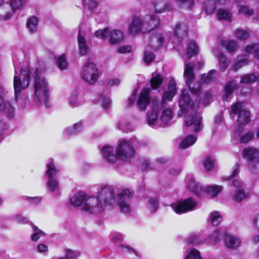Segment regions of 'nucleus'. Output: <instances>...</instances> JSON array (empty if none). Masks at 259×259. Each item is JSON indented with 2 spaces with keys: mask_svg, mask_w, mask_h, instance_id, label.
I'll use <instances>...</instances> for the list:
<instances>
[{
  "mask_svg": "<svg viewBox=\"0 0 259 259\" xmlns=\"http://www.w3.org/2000/svg\"><path fill=\"white\" fill-rule=\"evenodd\" d=\"M14 220L15 222L20 224H27L29 222L27 218L21 214H17L15 215L14 217Z\"/></svg>",
  "mask_w": 259,
  "mask_h": 259,
  "instance_id": "nucleus-63",
  "label": "nucleus"
},
{
  "mask_svg": "<svg viewBox=\"0 0 259 259\" xmlns=\"http://www.w3.org/2000/svg\"><path fill=\"white\" fill-rule=\"evenodd\" d=\"M151 90L149 88H144L139 94L137 101V108L141 111L146 109L150 102V94Z\"/></svg>",
  "mask_w": 259,
  "mask_h": 259,
  "instance_id": "nucleus-17",
  "label": "nucleus"
},
{
  "mask_svg": "<svg viewBox=\"0 0 259 259\" xmlns=\"http://www.w3.org/2000/svg\"><path fill=\"white\" fill-rule=\"evenodd\" d=\"M245 52L248 54H252L254 57L259 60V44L248 45L245 47Z\"/></svg>",
  "mask_w": 259,
  "mask_h": 259,
  "instance_id": "nucleus-41",
  "label": "nucleus"
},
{
  "mask_svg": "<svg viewBox=\"0 0 259 259\" xmlns=\"http://www.w3.org/2000/svg\"><path fill=\"white\" fill-rule=\"evenodd\" d=\"M70 203L75 207L81 206L82 209L90 213H98L103 210V205L98 203V199L82 192L75 194L71 198Z\"/></svg>",
  "mask_w": 259,
  "mask_h": 259,
  "instance_id": "nucleus-6",
  "label": "nucleus"
},
{
  "mask_svg": "<svg viewBox=\"0 0 259 259\" xmlns=\"http://www.w3.org/2000/svg\"><path fill=\"white\" fill-rule=\"evenodd\" d=\"M254 135L252 133L248 132L241 137L240 141L242 143H246L253 138Z\"/></svg>",
  "mask_w": 259,
  "mask_h": 259,
  "instance_id": "nucleus-60",
  "label": "nucleus"
},
{
  "mask_svg": "<svg viewBox=\"0 0 259 259\" xmlns=\"http://www.w3.org/2000/svg\"><path fill=\"white\" fill-rule=\"evenodd\" d=\"M239 13L240 14L249 16L253 14V10L247 6L242 5L239 9Z\"/></svg>",
  "mask_w": 259,
  "mask_h": 259,
  "instance_id": "nucleus-55",
  "label": "nucleus"
},
{
  "mask_svg": "<svg viewBox=\"0 0 259 259\" xmlns=\"http://www.w3.org/2000/svg\"><path fill=\"white\" fill-rule=\"evenodd\" d=\"M204 7L206 13L211 15L214 13L217 5L214 0H207L204 2Z\"/></svg>",
  "mask_w": 259,
  "mask_h": 259,
  "instance_id": "nucleus-42",
  "label": "nucleus"
},
{
  "mask_svg": "<svg viewBox=\"0 0 259 259\" xmlns=\"http://www.w3.org/2000/svg\"><path fill=\"white\" fill-rule=\"evenodd\" d=\"M217 15L219 20H225L229 22L232 21V14L229 9H220Z\"/></svg>",
  "mask_w": 259,
  "mask_h": 259,
  "instance_id": "nucleus-33",
  "label": "nucleus"
},
{
  "mask_svg": "<svg viewBox=\"0 0 259 259\" xmlns=\"http://www.w3.org/2000/svg\"><path fill=\"white\" fill-rule=\"evenodd\" d=\"M237 88V84L236 81L232 80L228 81L225 87V95L224 96V100H227L233 91Z\"/></svg>",
  "mask_w": 259,
  "mask_h": 259,
  "instance_id": "nucleus-28",
  "label": "nucleus"
},
{
  "mask_svg": "<svg viewBox=\"0 0 259 259\" xmlns=\"http://www.w3.org/2000/svg\"><path fill=\"white\" fill-rule=\"evenodd\" d=\"M184 259H203L199 250L195 248H187Z\"/></svg>",
  "mask_w": 259,
  "mask_h": 259,
  "instance_id": "nucleus-38",
  "label": "nucleus"
},
{
  "mask_svg": "<svg viewBox=\"0 0 259 259\" xmlns=\"http://www.w3.org/2000/svg\"><path fill=\"white\" fill-rule=\"evenodd\" d=\"M224 238L226 245L229 248H235L240 245L241 241L236 236L224 234Z\"/></svg>",
  "mask_w": 259,
  "mask_h": 259,
  "instance_id": "nucleus-23",
  "label": "nucleus"
},
{
  "mask_svg": "<svg viewBox=\"0 0 259 259\" xmlns=\"http://www.w3.org/2000/svg\"><path fill=\"white\" fill-rule=\"evenodd\" d=\"M118 126L120 130L125 132H128L133 130L132 126L129 122L125 119H122L118 123Z\"/></svg>",
  "mask_w": 259,
  "mask_h": 259,
  "instance_id": "nucleus-51",
  "label": "nucleus"
},
{
  "mask_svg": "<svg viewBox=\"0 0 259 259\" xmlns=\"http://www.w3.org/2000/svg\"><path fill=\"white\" fill-rule=\"evenodd\" d=\"M172 117V111L167 108L164 109L160 116L161 126L166 125L169 124Z\"/></svg>",
  "mask_w": 259,
  "mask_h": 259,
  "instance_id": "nucleus-26",
  "label": "nucleus"
},
{
  "mask_svg": "<svg viewBox=\"0 0 259 259\" xmlns=\"http://www.w3.org/2000/svg\"><path fill=\"white\" fill-rule=\"evenodd\" d=\"M179 6H185L191 7L194 4V0H175Z\"/></svg>",
  "mask_w": 259,
  "mask_h": 259,
  "instance_id": "nucleus-59",
  "label": "nucleus"
},
{
  "mask_svg": "<svg viewBox=\"0 0 259 259\" xmlns=\"http://www.w3.org/2000/svg\"><path fill=\"white\" fill-rule=\"evenodd\" d=\"M245 158L248 161V164L252 167L259 162V152L258 150L253 148H247L243 150Z\"/></svg>",
  "mask_w": 259,
  "mask_h": 259,
  "instance_id": "nucleus-20",
  "label": "nucleus"
},
{
  "mask_svg": "<svg viewBox=\"0 0 259 259\" xmlns=\"http://www.w3.org/2000/svg\"><path fill=\"white\" fill-rule=\"evenodd\" d=\"M234 35L237 39L244 40L250 37V32L248 30L237 28L234 31Z\"/></svg>",
  "mask_w": 259,
  "mask_h": 259,
  "instance_id": "nucleus-32",
  "label": "nucleus"
},
{
  "mask_svg": "<svg viewBox=\"0 0 259 259\" xmlns=\"http://www.w3.org/2000/svg\"><path fill=\"white\" fill-rule=\"evenodd\" d=\"M80 255V251L70 249L65 250V259H76Z\"/></svg>",
  "mask_w": 259,
  "mask_h": 259,
  "instance_id": "nucleus-50",
  "label": "nucleus"
},
{
  "mask_svg": "<svg viewBox=\"0 0 259 259\" xmlns=\"http://www.w3.org/2000/svg\"><path fill=\"white\" fill-rule=\"evenodd\" d=\"M211 100V94L209 92H206L204 95L203 103L206 105L209 104Z\"/></svg>",
  "mask_w": 259,
  "mask_h": 259,
  "instance_id": "nucleus-64",
  "label": "nucleus"
},
{
  "mask_svg": "<svg viewBox=\"0 0 259 259\" xmlns=\"http://www.w3.org/2000/svg\"><path fill=\"white\" fill-rule=\"evenodd\" d=\"M159 202L157 196L150 197L148 200L147 207L151 212H155L158 209Z\"/></svg>",
  "mask_w": 259,
  "mask_h": 259,
  "instance_id": "nucleus-29",
  "label": "nucleus"
},
{
  "mask_svg": "<svg viewBox=\"0 0 259 259\" xmlns=\"http://www.w3.org/2000/svg\"><path fill=\"white\" fill-rule=\"evenodd\" d=\"M238 167V164H236L234 165L231 175L228 177V180H232L231 185L236 188L237 189L235 191L233 195V199L236 201L239 202L246 198L247 193L245 190L243 183L236 179L239 174Z\"/></svg>",
  "mask_w": 259,
  "mask_h": 259,
  "instance_id": "nucleus-8",
  "label": "nucleus"
},
{
  "mask_svg": "<svg viewBox=\"0 0 259 259\" xmlns=\"http://www.w3.org/2000/svg\"><path fill=\"white\" fill-rule=\"evenodd\" d=\"M120 247L123 253H134L137 255L136 251L128 245L121 244Z\"/></svg>",
  "mask_w": 259,
  "mask_h": 259,
  "instance_id": "nucleus-58",
  "label": "nucleus"
},
{
  "mask_svg": "<svg viewBox=\"0 0 259 259\" xmlns=\"http://www.w3.org/2000/svg\"><path fill=\"white\" fill-rule=\"evenodd\" d=\"M118 189L111 186H101L97 189V196L98 203L103 205V212L105 205H112L117 202Z\"/></svg>",
  "mask_w": 259,
  "mask_h": 259,
  "instance_id": "nucleus-7",
  "label": "nucleus"
},
{
  "mask_svg": "<svg viewBox=\"0 0 259 259\" xmlns=\"http://www.w3.org/2000/svg\"><path fill=\"white\" fill-rule=\"evenodd\" d=\"M216 70L212 69L208 71L207 74H203L201 75V80L204 83L214 82L216 79Z\"/></svg>",
  "mask_w": 259,
  "mask_h": 259,
  "instance_id": "nucleus-37",
  "label": "nucleus"
},
{
  "mask_svg": "<svg viewBox=\"0 0 259 259\" xmlns=\"http://www.w3.org/2000/svg\"><path fill=\"white\" fill-rule=\"evenodd\" d=\"M218 58L220 69L223 71L225 70L230 63V61L226 58V56L222 53L219 54Z\"/></svg>",
  "mask_w": 259,
  "mask_h": 259,
  "instance_id": "nucleus-48",
  "label": "nucleus"
},
{
  "mask_svg": "<svg viewBox=\"0 0 259 259\" xmlns=\"http://www.w3.org/2000/svg\"><path fill=\"white\" fill-rule=\"evenodd\" d=\"M32 229L33 233L31 235V240L33 241H37L40 237V235H45V233L38 228L37 227L33 225Z\"/></svg>",
  "mask_w": 259,
  "mask_h": 259,
  "instance_id": "nucleus-46",
  "label": "nucleus"
},
{
  "mask_svg": "<svg viewBox=\"0 0 259 259\" xmlns=\"http://www.w3.org/2000/svg\"><path fill=\"white\" fill-rule=\"evenodd\" d=\"M80 76L84 81L93 84L98 80L99 72L95 64L93 62H88L83 66Z\"/></svg>",
  "mask_w": 259,
  "mask_h": 259,
  "instance_id": "nucleus-12",
  "label": "nucleus"
},
{
  "mask_svg": "<svg viewBox=\"0 0 259 259\" xmlns=\"http://www.w3.org/2000/svg\"><path fill=\"white\" fill-rule=\"evenodd\" d=\"M246 55L239 56L235 62L234 64L232 66V69L234 71H237L238 69L246 65L248 61L249 58L248 53Z\"/></svg>",
  "mask_w": 259,
  "mask_h": 259,
  "instance_id": "nucleus-24",
  "label": "nucleus"
},
{
  "mask_svg": "<svg viewBox=\"0 0 259 259\" xmlns=\"http://www.w3.org/2000/svg\"><path fill=\"white\" fill-rule=\"evenodd\" d=\"M176 82L174 79L170 80L167 90L164 92L162 96V101L161 102L162 106H163V103L166 101H170L173 97L175 96L176 93Z\"/></svg>",
  "mask_w": 259,
  "mask_h": 259,
  "instance_id": "nucleus-22",
  "label": "nucleus"
},
{
  "mask_svg": "<svg viewBox=\"0 0 259 259\" xmlns=\"http://www.w3.org/2000/svg\"><path fill=\"white\" fill-rule=\"evenodd\" d=\"M132 47L129 45L120 46L117 48V53L125 54L132 52Z\"/></svg>",
  "mask_w": 259,
  "mask_h": 259,
  "instance_id": "nucleus-61",
  "label": "nucleus"
},
{
  "mask_svg": "<svg viewBox=\"0 0 259 259\" xmlns=\"http://www.w3.org/2000/svg\"><path fill=\"white\" fill-rule=\"evenodd\" d=\"M223 46L230 52L235 51L238 48V46L235 40H227L223 42Z\"/></svg>",
  "mask_w": 259,
  "mask_h": 259,
  "instance_id": "nucleus-47",
  "label": "nucleus"
},
{
  "mask_svg": "<svg viewBox=\"0 0 259 259\" xmlns=\"http://www.w3.org/2000/svg\"><path fill=\"white\" fill-rule=\"evenodd\" d=\"M47 166V170L46 175L48 176L47 186L50 192L56 195H59V183L55 176L59 172V169L56 168L51 159L48 160Z\"/></svg>",
  "mask_w": 259,
  "mask_h": 259,
  "instance_id": "nucleus-9",
  "label": "nucleus"
},
{
  "mask_svg": "<svg viewBox=\"0 0 259 259\" xmlns=\"http://www.w3.org/2000/svg\"><path fill=\"white\" fill-rule=\"evenodd\" d=\"M9 3L15 10H17L23 7L25 0H9Z\"/></svg>",
  "mask_w": 259,
  "mask_h": 259,
  "instance_id": "nucleus-53",
  "label": "nucleus"
},
{
  "mask_svg": "<svg viewBox=\"0 0 259 259\" xmlns=\"http://www.w3.org/2000/svg\"><path fill=\"white\" fill-rule=\"evenodd\" d=\"M197 140V137L192 135H188L184 138L180 144V148L185 149L194 144Z\"/></svg>",
  "mask_w": 259,
  "mask_h": 259,
  "instance_id": "nucleus-30",
  "label": "nucleus"
},
{
  "mask_svg": "<svg viewBox=\"0 0 259 259\" xmlns=\"http://www.w3.org/2000/svg\"><path fill=\"white\" fill-rule=\"evenodd\" d=\"M196 205L197 202L189 197L184 201L178 200L171 203L170 206L176 213L181 214L194 210Z\"/></svg>",
  "mask_w": 259,
  "mask_h": 259,
  "instance_id": "nucleus-15",
  "label": "nucleus"
},
{
  "mask_svg": "<svg viewBox=\"0 0 259 259\" xmlns=\"http://www.w3.org/2000/svg\"><path fill=\"white\" fill-rule=\"evenodd\" d=\"M82 124L81 122L76 123L73 125L65 128L63 131V134L66 136H71L80 133L82 130Z\"/></svg>",
  "mask_w": 259,
  "mask_h": 259,
  "instance_id": "nucleus-25",
  "label": "nucleus"
},
{
  "mask_svg": "<svg viewBox=\"0 0 259 259\" xmlns=\"http://www.w3.org/2000/svg\"><path fill=\"white\" fill-rule=\"evenodd\" d=\"M257 76L254 74H246L241 76L240 83H251L256 81Z\"/></svg>",
  "mask_w": 259,
  "mask_h": 259,
  "instance_id": "nucleus-45",
  "label": "nucleus"
},
{
  "mask_svg": "<svg viewBox=\"0 0 259 259\" xmlns=\"http://www.w3.org/2000/svg\"><path fill=\"white\" fill-rule=\"evenodd\" d=\"M56 63L58 67L61 70H65L67 68L68 64L64 54H62L58 58Z\"/></svg>",
  "mask_w": 259,
  "mask_h": 259,
  "instance_id": "nucleus-49",
  "label": "nucleus"
},
{
  "mask_svg": "<svg viewBox=\"0 0 259 259\" xmlns=\"http://www.w3.org/2000/svg\"><path fill=\"white\" fill-rule=\"evenodd\" d=\"M78 44L80 54L82 55H86L89 51V48L87 45L85 38L80 34V32L78 34Z\"/></svg>",
  "mask_w": 259,
  "mask_h": 259,
  "instance_id": "nucleus-35",
  "label": "nucleus"
},
{
  "mask_svg": "<svg viewBox=\"0 0 259 259\" xmlns=\"http://www.w3.org/2000/svg\"><path fill=\"white\" fill-rule=\"evenodd\" d=\"M13 65L15 69L13 80L14 99L16 101L21 91L26 89L29 85L30 71L27 66L19 67V62L17 60L13 61Z\"/></svg>",
  "mask_w": 259,
  "mask_h": 259,
  "instance_id": "nucleus-4",
  "label": "nucleus"
},
{
  "mask_svg": "<svg viewBox=\"0 0 259 259\" xmlns=\"http://www.w3.org/2000/svg\"><path fill=\"white\" fill-rule=\"evenodd\" d=\"M97 103L102 105L104 109H108L111 104V101L110 98L106 95H99L98 99L97 100Z\"/></svg>",
  "mask_w": 259,
  "mask_h": 259,
  "instance_id": "nucleus-40",
  "label": "nucleus"
},
{
  "mask_svg": "<svg viewBox=\"0 0 259 259\" xmlns=\"http://www.w3.org/2000/svg\"><path fill=\"white\" fill-rule=\"evenodd\" d=\"M34 80V94L33 100L37 105L45 104L49 105V90L48 83L42 75L41 70L36 69L33 74Z\"/></svg>",
  "mask_w": 259,
  "mask_h": 259,
  "instance_id": "nucleus-3",
  "label": "nucleus"
},
{
  "mask_svg": "<svg viewBox=\"0 0 259 259\" xmlns=\"http://www.w3.org/2000/svg\"><path fill=\"white\" fill-rule=\"evenodd\" d=\"M158 103H154L155 107H153L152 111L147 114V121L148 125L152 127L157 128L161 126L160 117L158 118Z\"/></svg>",
  "mask_w": 259,
  "mask_h": 259,
  "instance_id": "nucleus-18",
  "label": "nucleus"
},
{
  "mask_svg": "<svg viewBox=\"0 0 259 259\" xmlns=\"http://www.w3.org/2000/svg\"><path fill=\"white\" fill-rule=\"evenodd\" d=\"M151 7L150 15H153L152 13L161 14L171 10L170 5L164 3L162 0L153 1L151 3Z\"/></svg>",
  "mask_w": 259,
  "mask_h": 259,
  "instance_id": "nucleus-19",
  "label": "nucleus"
},
{
  "mask_svg": "<svg viewBox=\"0 0 259 259\" xmlns=\"http://www.w3.org/2000/svg\"><path fill=\"white\" fill-rule=\"evenodd\" d=\"M84 10H93L97 6V4L93 0H82Z\"/></svg>",
  "mask_w": 259,
  "mask_h": 259,
  "instance_id": "nucleus-54",
  "label": "nucleus"
},
{
  "mask_svg": "<svg viewBox=\"0 0 259 259\" xmlns=\"http://www.w3.org/2000/svg\"><path fill=\"white\" fill-rule=\"evenodd\" d=\"M154 58V54L150 51H145L144 56V61L147 63L151 62Z\"/></svg>",
  "mask_w": 259,
  "mask_h": 259,
  "instance_id": "nucleus-62",
  "label": "nucleus"
},
{
  "mask_svg": "<svg viewBox=\"0 0 259 259\" xmlns=\"http://www.w3.org/2000/svg\"><path fill=\"white\" fill-rule=\"evenodd\" d=\"M15 11L9 3H5L0 6V20H6L10 19Z\"/></svg>",
  "mask_w": 259,
  "mask_h": 259,
  "instance_id": "nucleus-21",
  "label": "nucleus"
},
{
  "mask_svg": "<svg viewBox=\"0 0 259 259\" xmlns=\"http://www.w3.org/2000/svg\"><path fill=\"white\" fill-rule=\"evenodd\" d=\"M209 220L212 225L214 226H218L222 220V218L218 211H213L210 213Z\"/></svg>",
  "mask_w": 259,
  "mask_h": 259,
  "instance_id": "nucleus-44",
  "label": "nucleus"
},
{
  "mask_svg": "<svg viewBox=\"0 0 259 259\" xmlns=\"http://www.w3.org/2000/svg\"><path fill=\"white\" fill-rule=\"evenodd\" d=\"M187 187L197 196H199L202 192L205 191L209 195L215 197L222 190V187L218 185H211L203 188L193 178L187 180Z\"/></svg>",
  "mask_w": 259,
  "mask_h": 259,
  "instance_id": "nucleus-11",
  "label": "nucleus"
},
{
  "mask_svg": "<svg viewBox=\"0 0 259 259\" xmlns=\"http://www.w3.org/2000/svg\"><path fill=\"white\" fill-rule=\"evenodd\" d=\"M223 238L222 234L218 230L214 231L207 238V242L211 245H215Z\"/></svg>",
  "mask_w": 259,
  "mask_h": 259,
  "instance_id": "nucleus-36",
  "label": "nucleus"
},
{
  "mask_svg": "<svg viewBox=\"0 0 259 259\" xmlns=\"http://www.w3.org/2000/svg\"><path fill=\"white\" fill-rule=\"evenodd\" d=\"M159 24L160 19L155 15H147L144 18L136 17L129 25L128 32L132 35L144 33L158 28Z\"/></svg>",
  "mask_w": 259,
  "mask_h": 259,
  "instance_id": "nucleus-5",
  "label": "nucleus"
},
{
  "mask_svg": "<svg viewBox=\"0 0 259 259\" xmlns=\"http://www.w3.org/2000/svg\"><path fill=\"white\" fill-rule=\"evenodd\" d=\"M163 79L161 76L157 73H153L150 81V85L152 89L157 90L161 84Z\"/></svg>",
  "mask_w": 259,
  "mask_h": 259,
  "instance_id": "nucleus-34",
  "label": "nucleus"
},
{
  "mask_svg": "<svg viewBox=\"0 0 259 259\" xmlns=\"http://www.w3.org/2000/svg\"><path fill=\"white\" fill-rule=\"evenodd\" d=\"M94 35L99 38L107 39L111 45L118 44L123 40V33L119 29L105 28L97 31Z\"/></svg>",
  "mask_w": 259,
  "mask_h": 259,
  "instance_id": "nucleus-10",
  "label": "nucleus"
},
{
  "mask_svg": "<svg viewBox=\"0 0 259 259\" xmlns=\"http://www.w3.org/2000/svg\"><path fill=\"white\" fill-rule=\"evenodd\" d=\"M175 31L178 37L183 38L187 35V31L186 27L179 23L176 25Z\"/></svg>",
  "mask_w": 259,
  "mask_h": 259,
  "instance_id": "nucleus-43",
  "label": "nucleus"
},
{
  "mask_svg": "<svg viewBox=\"0 0 259 259\" xmlns=\"http://www.w3.org/2000/svg\"><path fill=\"white\" fill-rule=\"evenodd\" d=\"M8 91L2 85H0V111L5 114L8 118L14 116V108L6 99Z\"/></svg>",
  "mask_w": 259,
  "mask_h": 259,
  "instance_id": "nucleus-16",
  "label": "nucleus"
},
{
  "mask_svg": "<svg viewBox=\"0 0 259 259\" xmlns=\"http://www.w3.org/2000/svg\"><path fill=\"white\" fill-rule=\"evenodd\" d=\"M135 141L122 139L119 141L116 149L110 145H104L101 149L102 157L111 163L115 162L118 158L125 159L133 156L135 153Z\"/></svg>",
  "mask_w": 259,
  "mask_h": 259,
  "instance_id": "nucleus-2",
  "label": "nucleus"
},
{
  "mask_svg": "<svg viewBox=\"0 0 259 259\" xmlns=\"http://www.w3.org/2000/svg\"><path fill=\"white\" fill-rule=\"evenodd\" d=\"M133 193L128 189H122L119 192L118 189L117 200L121 211L128 213L131 211V202L133 198Z\"/></svg>",
  "mask_w": 259,
  "mask_h": 259,
  "instance_id": "nucleus-14",
  "label": "nucleus"
},
{
  "mask_svg": "<svg viewBox=\"0 0 259 259\" xmlns=\"http://www.w3.org/2000/svg\"><path fill=\"white\" fill-rule=\"evenodd\" d=\"M184 76L189 90L184 89L182 91L179 100L180 110L178 115L183 116L184 113L189 112V116L186 117L185 119V126L191 127L193 132L198 133L203 129L202 117L197 114L196 110L200 101L199 93L201 83L197 81L191 87V84L195 79V75L193 73V65L190 63L185 65Z\"/></svg>",
  "mask_w": 259,
  "mask_h": 259,
  "instance_id": "nucleus-1",
  "label": "nucleus"
},
{
  "mask_svg": "<svg viewBox=\"0 0 259 259\" xmlns=\"http://www.w3.org/2000/svg\"><path fill=\"white\" fill-rule=\"evenodd\" d=\"M38 25V20L35 17H32L27 20L26 27L31 33L36 32Z\"/></svg>",
  "mask_w": 259,
  "mask_h": 259,
  "instance_id": "nucleus-39",
  "label": "nucleus"
},
{
  "mask_svg": "<svg viewBox=\"0 0 259 259\" xmlns=\"http://www.w3.org/2000/svg\"><path fill=\"white\" fill-rule=\"evenodd\" d=\"M156 167L154 163H152L149 159H146L143 163L142 169L143 170H151Z\"/></svg>",
  "mask_w": 259,
  "mask_h": 259,
  "instance_id": "nucleus-56",
  "label": "nucleus"
},
{
  "mask_svg": "<svg viewBox=\"0 0 259 259\" xmlns=\"http://www.w3.org/2000/svg\"><path fill=\"white\" fill-rule=\"evenodd\" d=\"M214 164V160L211 156L206 157L203 161V166L205 169L207 170H211L213 168Z\"/></svg>",
  "mask_w": 259,
  "mask_h": 259,
  "instance_id": "nucleus-52",
  "label": "nucleus"
},
{
  "mask_svg": "<svg viewBox=\"0 0 259 259\" xmlns=\"http://www.w3.org/2000/svg\"><path fill=\"white\" fill-rule=\"evenodd\" d=\"M164 42V37L161 34H156L150 38V44H149L154 49L160 47Z\"/></svg>",
  "mask_w": 259,
  "mask_h": 259,
  "instance_id": "nucleus-27",
  "label": "nucleus"
},
{
  "mask_svg": "<svg viewBox=\"0 0 259 259\" xmlns=\"http://www.w3.org/2000/svg\"><path fill=\"white\" fill-rule=\"evenodd\" d=\"M69 104L72 107H76L80 105V101L76 93H74L70 96Z\"/></svg>",
  "mask_w": 259,
  "mask_h": 259,
  "instance_id": "nucleus-57",
  "label": "nucleus"
},
{
  "mask_svg": "<svg viewBox=\"0 0 259 259\" xmlns=\"http://www.w3.org/2000/svg\"><path fill=\"white\" fill-rule=\"evenodd\" d=\"M198 47L196 42L191 40L187 49V55L188 59H190L191 58L196 55L198 53Z\"/></svg>",
  "mask_w": 259,
  "mask_h": 259,
  "instance_id": "nucleus-31",
  "label": "nucleus"
},
{
  "mask_svg": "<svg viewBox=\"0 0 259 259\" xmlns=\"http://www.w3.org/2000/svg\"><path fill=\"white\" fill-rule=\"evenodd\" d=\"M245 104L244 102H237L231 108L232 114H238L237 122L241 125L247 124L250 120V113L245 109Z\"/></svg>",
  "mask_w": 259,
  "mask_h": 259,
  "instance_id": "nucleus-13",
  "label": "nucleus"
}]
</instances>
